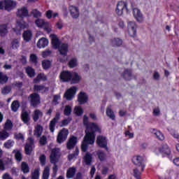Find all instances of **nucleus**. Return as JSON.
I'll return each instance as SVG.
<instances>
[{
	"label": "nucleus",
	"mask_w": 179,
	"mask_h": 179,
	"mask_svg": "<svg viewBox=\"0 0 179 179\" xmlns=\"http://www.w3.org/2000/svg\"><path fill=\"white\" fill-rule=\"evenodd\" d=\"M162 149V155L164 156H170L171 155V150L170 149V147H169V145L167 144H162L161 146Z\"/></svg>",
	"instance_id": "393cba45"
},
{
	"label": "nucleus",
	"mask_w": 179,
	"mask_h": 179,
	"mask_svg": "<svg viewBox=\"0 0 179 179\" xmlns=\"http://www.w3.org/2000/svg\"><path fill=\"white\" fill-rule=\"evenodd\" d=\"M76 65H78V60L75 58L71 59L69 62V68H75V66H76Z\"/></svg>",
	"instance_id": "6e6d98bb"
},
{
	"label": "nucleus",
	"mask_w": 179,
	"mask_h": 179,
	"mask_svg": "<svg viewBox=\"0 0 179 179\" xmlns=\"http://www.w3.org/2000/svg\"><path fill=\"white\" fill-rule=\"evenodd\" d=\"M89 100L87 94L84 92H80L78 96V101L80 105L86 104V102Z\"/></svg>",
	"instance_id": "a211bd4d"
},
{
	"label": "nucleus",
	"mask_w": 179,
	"mask_h": 179,
	"mask_svg": "<svg viewBox=\"0 0 179 179\" xmlns=\"http://www.w3.org/2000/svg\"><path fill=\"white\" fill-rule=\"evenodd\" d=\"M50 37L51 38V43L53 48L57 50V48H59L60 45L62 44L61 41H59L58 36H57V35L55 34H50Z\"/></svg>",
	"instance_id": "dca6fc26"
},
{
	"label": "nucleus",
	"mask_w": 179,
	"mask_h": 179,
	"mask_svg": "<svg viewBox=\"0 0 179 179\" xmlns=\"http://www.w3.org/2000/svg\"><path fill=\"white\" fill-rule=\"evenodd\" d=\"M71 121H72V118L71 117L62 120V124H60V127H66V125L69 124Z\"/></svg>",
	"instance_id": "680f3d73"
},
{
	"label": "nucleus",
	"mask_w": 179,
	"mask_h": 179,
	"mask_svg": "<svg viewBox=\"0 0 179 179\" xmlns=\"http://www.w3.org/2000/svg\"><path fill=\"white\" fill-rule=\"evenodd\" d=\"M29 143H27L24 146V152L26 155L30 156L31 155V152H33V146L34 145V139L33 138L29 137L28 138Z\"/></svg>",
	"instance_id": "f8f14e48"
},
{
	"label": "nucleus",
	"mask_w": 179,
	"mask_h": 179,
	"mask_svg": "<svg viewBox=\"0 0 179 179\" xmlns=\"http://www.w3.org/2000/svg\"><path fill=\"white\" fill-rule=\"evenodd\" d=\"M42 68L45 70L50 69L51 68V61L48 59L42 61Z\"/></svg>",
	"instance_id": "c03bdc74"
},
{
	"label": "nucleus",
	"mask_w": 179,
	"mask_h": 179,
	"mask_svg": "<svg viewBox=\"0 0 179 179\" xmlns=\"http://www.w3.org/2000/svg\"><path fill=\"white\" fill-rule=\"evenodd\" d=\"M71 113H72V108L69 105L66 106L64 110V115L69 116Z\"/></svg>",
	"instance_id": "4d7b16f0"
},
{
	"label": "nucleus",
	"mask_w": 179,
	"mask_h": 179,
	"mask_svg": "<svg viewBox=\"0 0 179 179\" xmlns=\"http://www.w3.org/2000/svg\"><path fill=\"white\" fill-rule=\"evenodd\" d=\"M152 132L154 134V135H155L156 138H157L159 141H164V135L163 133L160 132V131H157L154 129Z\"/></svg>",
	"instance_id": "a19ab883"
},
{
	"label": "nucleus",
	"mask_w": 179,
	"mask_h": 179,
	"mask_svg": "<svg viewBox=\"0 0 179 179\" xmlns=\"http://www.w3.org/2000/svg\"><path fill=\"white\" fill-rule=\"evenodd\" d=\"M10 90H12L10 87L6 86L2 89L1 93L2 94H9V93H10Z\"/></svg>",
	"instance_id": "e2e57ef3"
},
{
	"label": "nucleus",
	"mask_w": 179,
	"mask_h": 179,
	"mask_svg": "<svg viewBox=\"0 0 179 179\" xmlns=\"http://www.w3.org/2000/svg\"><path fill=\"white\" fill-rule=\"evenodd\" d=\"M59 79L63 83L71 82V80L72 79V73L69 71H62L60 73Z\"/></svg>",
	"instance_id": "1a4fd4ad"
},
{
	"label": "nucleus",
	"mask_w": 179,
	"mask_h": 179,
	"mask_svg": "<svg viewBox=\"0 0 179 179\" xmlns=\"http://www.w3.org/2000/svg\"><path fill=\"white\" fill-rule=\"evenodd\" d=\"M51 50H45L42 52V57L43 58H47L49 55H51Z\"/></svg>",
	"instance_id": "338daca9"
},
{
	"label": "nucleus",
	"mask_w": 179,
	"mask_h": 179,
	"mask_svg": "<svg viewBox=\"0 0 179 179\" xmlns=\"http://www.w3.org/2000/svg\"><path fill=\"white\" fill-rule=\"evenodd\" d=\"M28 100L30 103L31 107H34V108L40 106L41 103V97L40 96V94L37 92H34L28 96Z\"/></svg>",
	"instance_id": "20e7f679"
},
{
	"label": "nucleus",
	"mask_w": 179,
	"mask_h": 179,
	"mask_svg": "<svg viewBox=\"0 0 179 179\" xmlns=\"http://www.w3.org/2000/svg\"><path fill=\"white\" fill-rule=\"evenodd\" d=\"M47 76L44 73H39L33 80V83H40V82H45L47 80Z\"/></svg>",
	"instance_id": "4be33fe9"
},
{
	"label": "nucleus",
	"mask_w": 179,
	"mask_h": 179,
	"mask_svg": "<svg viewBox=\"0 0 179 179\" xmlns=\"http://www.w3.org/2000/svg\"><path fill=\"white\" fill-rule=\"evenodd\" d=\"M40 117H43V112L38 109L35 110L32 115L34 122H37L40 120Z\"/></svg>",
	"instance_id": "473e14b6"
},
{
	"label": "nucleus",
	"mask_w": 179,
	"mask_h": 179,
	"mask_svg": "<svg viewBox=\"0 0 179 179\" xmlns=\"http://www.w3.org/2000/svg\"><path fill=\"white\" fill-rule=\"evenodd\" d=\"M48 45V39L45 38H41L37 43V47L38 48H45Z\"/></svg>",
	"instance_id": "c756f323"
},
{
	"label": "nucleus",
	"mask_w": 179,
	"mask_h": 179,
	"mask_svg": "<svg viewBox=\"0 0 179 179\" xmlns=\"http://www.w3.org/2000/svg\"><path fill=\"white\" fill-rule=\"evenodd\" d=\"M69 48V46L68 45V43H63L59 46V48H57V50H59L60 55L66 57V55H68Z\"/></svg>",
	"instance_id": "f3484780"
},
{
	"label": "nucleus",
	"mask_w": 179,
	"mask_h": 179,
	"mask_svg": "<svg viewBox=\"0 0 179 179\" xmlns=\"http://www.w3.org/2000/svg\"><path fill=\"white\" fill-rule=\"evenodd\" d=\"M43 28L45 30V31H46V33L48 34H50L51 31H52L51 24L48 22H46L45 26H43Z\"/></svg>",
	"instance_id": "864d4df0"
},
{
	"label": "nucleus",
	"mask_w": 179,
	"mask_h": 179,
	"mask_svg": "<svg viewBox=\"0 0 179 179\" xmlns=\"http://www.w3.org/2000/svg\"><path fill=\"white\" fill-rule=\"evenodd\" d=\"M133 171H134V177L136 179H141V174H142V173L139 171V169H134Z\"/></svg>",
	"instance_id": "0e129e2a"
},
{
	"label": "nucleus",
	"mask_w": 179,
	"mask_h": 179,
	"mask_svg": "<svg viewBox=\"0 0 179 179\" xmlns=\"http://www.w3.org/2000/svg\"><path fill=\"white\" fill-rule=\"evenodd\" d=\"M25 72L29 78H34L36 76V70H34L31 66L26 67Z\"/></svg>",
	"instance_id": "72a5a7b5"
},
{
	"label": "nucleus",
	"mask_w": 179,
	"mask_h": 179,
	"mask_svg": "<svg viewBox=\"0 0 179 179\" xmlns=\"http://www.w3.org/2000/svg\"><path fill=\"white\" fill-rule=\"evenodd\" d=\"M96 141V134H85L84 140L81 144L82 152H87L88 145H93Z\"/></svg>",
	"instance_id": "f03ea898"
},
{
	"label": "nucleus",
	"mask_w": 179,
	"mask_h": 179,
	"mask_svg": "<svg viewBox=\"0 0 179 179\" xmlns=\"http://www.w3.org/2000/svg\"><path fill=\"white\" fill-rule=\"evenodd\" d=\"M15 144V142L12 140H8L6 143H4L3 146L6 149H10Z\"/></svg>",
	"instance_id": "5fc2aeb1"
},
{
	"label": "nucleus",
	"mask_w": 179,
	"mask_h": 179,
	"mask_svg": "<svg viewBox=\"0 0 179 179\" xmlns=\"http://www.w3.org/2000/svg\"><path fill=\"white\" fill-rule=\"evenodd\" d=\"M69 134V131L68 129L63 128L62 129L57 136V143H64L66 139H68V135Z\"/></svg>",
	"instance_id": "0eeeda50"
},
{
	"label": "nucleus",
	"mask_w": 179,
	"mask_h": 179,
	"mask_svg": "<svg viewBox=\"0 0 179 179\" xmlns=\"http://www.w3.org/2000/svg\"><path fill=\"white\" fill-rule=\"evenodd\" d=\"M76 143H78V138L75 136H71L67 142V149L69 150L73 149L76 146Z\"/></svg>",
	"instance_id": "aec40b11"
},
{
	"label": "nucleus",
	"mask_w": 179,
	"mask_h": 179,
	"mask_svg": "<svg viewBox=\"0 0 179 179\" xmlns=\"http://www.w3.org/2000/svg\"><path fill=\"white\" fill-rule=\"evenodd\" d=\"M83 125L85 127V134L87 136L89 135H96V133L101 134V129L95 122H89V117L85 115L83 119Z\"/></svg>",
	"instance_id": "f257e3e1"
},
{
	"label": "nucleus",
	"mask_w": 179,
	"mask_h": 179,
	"mask_svg": "<svg viewBox=\"0 0 179 179\" xmlns=\"http://www.w3.org/2000/svg\"><path fill=\"white\" fill-rule=\"evenodd\" d=\"M31 179H40V169H35L31 173Z\"/></svg>",
	"instance_id": "09e8293b"
},
{
	"label": "nucleus",
	"mask_w": 179,
	"mask_h": 179,
	"mask_svg": "<svg viewBox=\"0 0 179 179\" xmlns=\"http://www.w3.org/2000/svg\"><path fill=\"white\" fill-rule=\"evenodd\" d=\"M133 15L135 17V19L137 20V22H142L143 20V15H142V13L141 10L138 8H134L133 9Z\"/></svg>",
	"instance_id": "b1692460"
},
{
	"label": "nucleus",
	"mask_w": 179,
	"mask_h": 179,
	"mask_svg": "<svg viewBox=\"0 0 179 179\" xmlns=\"http://www.w3.org/2000/svg\"><path fill=\"white\" fill-rule=\"evenodd\" d=\"M106 115L107 117H109L113 121H115V115L114 114V111H113L111 108H106Z\"/></svg>",
	"instance_id": "79ce46f5"
},
{
	"label": "nucleus",
	"mask_w": 179,
	"mask_h": 179,
	"mask_svg": "<svg viewBox=\"0 0 179 179\" xmlns=\"http://www.w3.org/2000/svg\"><path fill=\"white\" fill-rule=\"evenodd\" d=\"M69 10L73 19H78L79 17V8L78 7L71 6L69 7Z\"/></svg>",
	"instance_id": "5701e85b"
},
{
	"label": "nucleus",
	"mask_w": 179,
	"mask_h": 179,
	"mask_svg": "<svg viewBox=\"0 0 179 179\" xmlns=\"http://www.w3.org/2000/svg\"><path fill=\"white\" fill-rule=\"evenodd\" d=\"M8 80H9V77L0 71V85H5L8 83Z\"/></svg>",
	"instance_id": "4c0bfd02"
},
{
	"label": "nucleus",
	"mask_w": 179,
	"mask_h": 179,
	"mask_svg": "<svg viewBox=\"0 0 179 179\" xmlns=\"http://www.w3.org/2000/svg\"><path fill=\"white\" fill-rule=\"evenodd\" d=\"M21 120L24 124H29L30 122V115L29 112L23 110L21 113Z\"/></svg>",
	"instance_id": "bb28decb"
},
{
	"label": "nucleus",
	"mask_w": 179,
	"mask_h": 179,
	"mask_svg": "<svg viewBox=\"0 0 179 179\" xmlns=\"http://www.w3.org/2000/svg\"><path fill=\"white\" fill-rule=\"evenodd\" d=\"M111 44L113 47H120V45H122V40L118 38H115L111 41Z\"/></svg>",
	"instance_id": "37998d69"
},
{
	"label": "nucleus",
	"mask_w": 179,
	"mask_h": 179,
	"mask_svg": "<svg viewBox=\"0 0 179 179\" xmlns=\"http://www.w3.org/2000/svg\"><path fill=\"white\" fill-rule=\"evenodd\" d=\"M47 136H42L40 139H39V143L41 146H45V145H47Z\"/></svg>",
	"instance_id": "bf43d9fd"
},
{
	"label": "nucleus",
	"mask_w": 179,
	"mask_h": 179,
	"mask_svg": "<svg viewBox=\"0 0 179 179\" xmlns=\"http://www.w3.org/2000/svg\"><path fill=\"white\" fill-rule=\"evenodd\" d=\"M96 156L98 157L99 162H106L107 159V155L102 150L96 151Z\"/></svg>",
	"instance_id": "c85d7f7f"
},
{
	"label": "nucleus",
	"mask_w": 179,
	"mask_h": 179,
	"mask_svg": "<svg viewBox=\"0 0 179 179\" xmlns=\"http://www.w3.org/2000/svg\"><path fill=\"white\" fill-rule=\"evenodd\" d=\"M92 160H93V157H92V154L87 152L84 156V162L86 166H92Z\"/></svg>",
	"instance_id": "f704fd0d"
},
{
	"label": "nucleus",
	"mask_w": 179,
	"mask_h": 179,
	"mask_svg": "<svg viewBox=\"0 0 179 179\" xmlns=\"http://www.w3.org/2000/svg\"><path fill=\"white\" fill-rule=\"evenodd\" d=\"M17 16H19L20 19L27 17L29 16V10H27L26 7H22L20 9H18Z\"/></svg>",
	"instance_id": "412c9836"
},
{
	"label": "nucleus",
	"mask_w": 179,
	"mask_h": 179,
	"mask_svg": "<svg viewBox=\"0 0 179 179\" xmlns=\"http://www.w3.org/2000/svg\"><path fill=\"white\" fill-rule=\"evenodd\" d=\"M74 113L76 115H78V117H80L83 114V108L80 106H76L74 108Z\"/></svg>",
	"instance_id": "3c124183"
},
{
	"label": "nucleus",
	"mask_w": 179,
	"mask_h": 179,
	"mask_svg": "<svg viewBox=\"0 0 179 179\" xmlns=\"http://www.w3.org/2000/svg\"><path fill=\"white\" fill-rule=\"evenodd\" d=\"M9 31H8V24H0V36L5 37Z\"/></svg>",
	"instance_id": "cd10ccee"
},
{
	"label": "nucleus",
	"mask_w": 179,
	"mask_h": 179,
	"mask_svg": "<svg viewBox=\"0 0 179 179\" xmlns=\"http://www.w3.org/2000/svg\"><path fill=\"white\" fill-rule=\"evenodd\" d=\"M34 93H45V92H48L50 90V88L48 87H45L43 85H34Z\"/></svg>",
	"instance_id": "6ab92c4d"
},
{
	"label": "nucleus",
	"mask_w": 179,
	"mask_h": 179,
	"mask_svg": "<svg viewBox=\"0 0 179 179\" xmlns=\"http://www.w3.org/2000/svg\"><path fill=\"white\" fill-rule=\"evenodd\" d=\"M71 81L72 83H78V82H80V77L79 76V74H78V73H74L73 76L71 74Z\"/></svg>",
	"instance_id": "de8ad7c7"
},
{
	"label": "nucleus",
	"mask_w": 179,
	"mask_h": 179,
	"mask_svg": "<svg viewBox=\"0 0 179 179\" xmlns=\"http://www.w3.org/2000/svg\"><path fill=\"white\" fill-rule=\"evenodd\" d=\"M13 50H17L19 48V41L17 39H13L11 42Z\"/></svg>",
	"instance_id": "052dcab7"
},
{
	"label": "nucleus",
	"mask_w": 179,
	"mask_h": 179,
	"mask_svg": "<svg viewBox=\"0 0 179 179\" xmlns=\"http://www.w3.org/2000/svg\"><path fill=\"white\" fill-rule=\"evenodd\" d=\"M38 57L36 54H31L29 57V61L32 62V64H38Z\"/></svg>",
	"instance_id": "603ef678"
},
{
	"label": "nucleus",
	"mask_w": 179,
	"mask_h": 179,
	"mask_svg": "<svg viewBox=\"0 0 179 179\" xmlns=\"http://www.w3.org/2000/svg\"><path fill=\"white\" fill-rule=\"evenodd\" d=\"M75 174H76V167L72 166L67 169L66 176V178H73L75 177Z\"/></svg>",
	"instance_id": "a878e982"
},
{
	"label": "nucleus",
	"mask_w": 179,
	"mask_h": 179,
	"mask_svg": "<svg viewBox=\"0 0 179 179\" xmlns=\"http://www.w3.org/2000/svg\"><path fill=\"white\" fill-rule=\"evenodd\" d=\"M49 177H50V167L45 166L43 172L42 178L48 179Z\"/></svg>",
	"instance_id": "49530a36"
},
{
	"label": "nucleus",
	"mask_w": 179,
	"mask_h": 179,
	"mask_svg": "<svg viewBox=\"0 0 179 179\" xmlns=\"http://www.w3.org/2000/svg\"><path fill=\"white\" fill-rule=\"evenodd\" d=\"M19 107H20V103L19 101L15 100L13 101L11 103V110L13 111V113H16L17 110H19Z\"/></svg>",
	"instance_id": "ea45409f"
},
{
	"label": "nucleus",
	"mask_w": 179,
	"mask_h": 179,
	"mask_svg": "<svg viewBox=\"0 0 179 179\" xmlns=\"http://www.w3.org/2000/svg\"><path fill=\"white\" fill-rule=\"evenodd\" d=\"M32 37H33V34L30 30L24 31L22 34V38L24 41H26L27 43H29V41L31 40Z\"/></svg>",
	"instance_id": "7c9ffc66"
},
{
	"label": "nucleus",
	"mask_w": 179,
	"mask_h": 179,
	"mask_svg": "<svg viewBox=\"0 0 179 179\" xmlns=\"http://www.w3.org/2000/svg\"><path fill=\"white\" fill-rule=\"evenodd\" d=\"M41 134H43V127L40 124H38L35 127V130L34 131V135L37 136V138H40L41 136Z\"/></svg>",
	"instance_id": "c9c22d12"
},
{
	"label": "nucleus",
	"mask_w": 179,
	"mask_h": 179,
	"mask_svg": "<svg viewBox=\"0 0 179 179\" xmlns=\"http://www.w3.org/2000/svg\"><path fill=\"white\" fill-rule=\"evenodd\" d=\"M21 171H22L24 174L30 173V167H29V164L25 162H22L21 164Z\"/></svg>",
	"instance_id": "e433bc0d"
},
{
	"label": "nucleus",
	"mask_w": 179,
	"mask_h": 179,
	"mask_svg": "<svg viewBox=\"0 0 179 179\" xmlns=\"http://www.w3.org/2000/svg\"><path fill=\"white\" fill-rule=\"evenodd\" d=\"M127 27L128 33L130 37H135V36H136V23H135V22H129Z\"/></svg>",
	"instance_id": "2eb2a0df"
},
{
	"label": "nucleus",
	"mask_w": 179,
	"mask_h": 179,
	"mask_svg": "<svg viewBox=\"0 0 179 179\" xmlns=\"http://www.w3.org/2000/svg\"><path fill=\"white\" fill-rule=\"evenodd\" d=\"M58 157H59V149L53 148L50 155V163L52 164H57L58 163Z\"/></svg>",
	"instance_id": "9d476101"
},
{
	"label": "nucleus",
	"mask_w": 179,
	"mask_h": 179,
	"mask_svg": "<svg viewBox=\"0 0 179 179\" xmlns=\"http://www.w3.org/2000/svg\"><path fill=\"white\" fill-rule=\"evenodd\" d=\"M122 76L125 80H131V79H132V71L131 69H126L122 74Z\"/></svg>",
	"instance_id": "2f4dec72"
},
{
	"label": "nucleus",
	"mask_w": 179,
	"mask_h": 179,
	"mask_svg": "<svg viewBox=\"0 0 179 179\" xmlns=\"http://www.w3.org/2000/svg\"><path fill=\"white\" fill-rule=\"evenodd\" d=\"M17 3L13 0H2L0 1V9H5L8 12L13 10L16 8Z\"/></svg>",
	"instance_id": "7ed1b4c3"
},
{
	"label": "nucleus",
	"mask_w": 179,
	"mask_h": 179,
	"mask_svg": "<svg viewBox=\"0 0 179 179\" xmlns=\"http://www.w3.org/2000/svg\"><path fill=\"white\" fill-rule=\"evenodd\" d=\"M41 166H45L46 157L45 155H41L39 157Z\"/></svg>",
	"instance_id": "69168bd1"
},
{
	"label": "nucleus",
	"mask_w": 179,
	"mask_h": 179,
	"mask_svg": "<svg viewBox=\"0 0 179 179\" xmlns=\"http://www.w3.org/2000/svg\"><path fill=\"white\" fill-rule=\"evenodd\" d=\"M31 13L36 19H38V17H41V12L38 11L37 9H34Z\"/></svg>",
	"instance_id": "13d9d810"
},
{
	"label": "nucleus",
	"mask_w": 179,
	"mask_h": 179,
	"mask_svg": "<svg viewBox=\"0 0 179 179\" xmlns=\"http://www.w3.org/2000/svg\"><path fill=\"white\" fill-rule=\"evenodd\" d=\"M124 10H126V12L128 13V4L127 3V2L120 1L117 4V7L115 9L116 15H117V16H122Z\"/></svg>",
	"instance_id": "423d86ee"
},
{
	"label": "nucleus",
	"mask_w": 179,
	"mask_h": 179,
	"mask_svg": "<svg viewBox=\"0 0 179 179\" xmlns=\"http://www.w3.org/2000/svg\"><path fill=\"white\" fill-rule=\"evenodd\" d=\"M96 143L99 148L108 152V139H107V137L102 135L98 136L96 137Z\"/></svg>",
	"instance_id": "39448f33"
},
{
	"label": "nucleus",
	"mask_w": 179,
	"mask_h": 179,
	"mask_svg": "<svg viewBox=\"0 0 179 179\" xmlns=\"http://www.w3.org/2000/svg\"><path fill=\"white\" fill-rule=\"evenodd\" d=\"M29 27V24L23 20H18L16 22V28H13V31H21V30H24Z\"/></svg>",
	"instance_id": "9b49d317"
},
{
	"label": "nucleus",
	"mask_w": 179,
	"mask_h": 179,
	"mask_svg": "<svg viewBox=\"0 0 179 179\" xmlns=\"http://www.w3.org/2000/svg\"><path fill=\"white\" fill-rule=\"evenodd\" d=\"M154 153H155V155H157V156H159V155H162V147H156L154 150H153Z\"/></svg>",
	"instance_id": "774afa93"
},
{
	"label": "nucleus",
	"mask_w": 179,
	"mask_h": 179,
	"mask_svg": "<svg viewBox=\"0 0 179 179\" xmlns=\"http://www.w3.org/2000/svg\"><path fill=\"white\" fill-rule=\"evenodd\" d=\"M77 90L78 88H76V87H71L70 89L66 91L64 93V97L69 101L73 100V97H75Z\"/></svg>",
	"instance_id": "ddd939ff"
},
{
	"label": "nucleus",
	"mask_w": 179,
	"mask_h": 179,
	"mask_svg": "<svg viewBox=\"0 0 179 179\" xmlns=\"http://www.w3.org/2000/svg\"><path fill=\"white\" fill-rule=\"evenodd\" d=\"M13 153H15V159L17 162H22V159H23V155L19 150H14Z\"/></svg>",
	"instance_id": "58836bf2"
},
{
	"label": "nucleus",
	"mask_w": 179,
	"mask_h": 179,
	"mask_svg": "<svg viewBox=\"0 0 179 179\" xmlns=\"http://www.w3.org/2000/svg\"><path fill=\"white\" fill-rule=\"evenodd\" d=\"M131 161L135 166H137L138 167H141V171H143V170H145V167H146V165L145 164V159H143V157L140 155H135L133 157Z\"/></svg>",
	"instance_id": "6e6552de"
},
{
	"label": "nucleus",
	"mask_w": 179,
	"mask_h": 179,
	"mask_svg": "<svg viewBox=\"0 0 179 179\" xmlns=\"http://www.w3.org/2000/svg\"><path fill=\"white\" fill-rule=\"evenodd\" d=\"M9 138V133L6 130L0 131V141H6Z\"/></svg>",
	"instance_id": "a18cd8bd"
},
{
	"label": "nucleus",
	"mask_w": 179,
	"mask_h": 179,
	"mask_svg": "<svg viewBox=\"0 0 179 179\" xmlns=\"http://www.w3.org/2000/svg\"><path fill=\"white\" fill-rule=\"evenodd\" d=\"M59 118H61V114L59 113H57L55 117L50 121L49 124V129L50 132H54L55 131V126L57 125V122L59 121Z\"/></svg>",
	"instance_id": "4468645a"
},
{
	"label": "nucleus",
	"mask_w": 179,
	"mask_h": 179,
	"mask_svg": "<svg viewBox=\"0 0 179 179\" xmlns=\"http://www.w3.org/2000/svg\"><path fill=\"white\" fill-rule=\"evenodd\" d=\"M45 23L47 22H45L44 20L38 18L35 21V24L37 26V27H43L45 26Z\"/></svg>",
	"instance_id": "8fccbe9b"
}]
</instances>
